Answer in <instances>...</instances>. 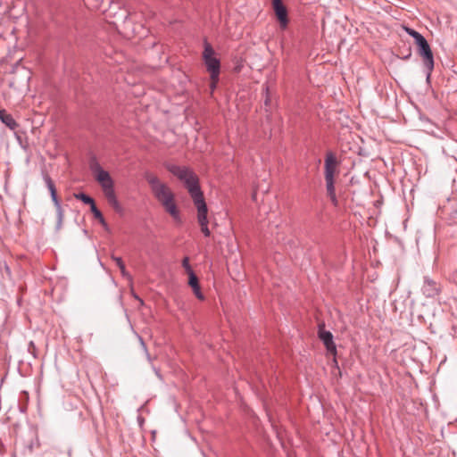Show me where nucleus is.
Wrapping results in <instances>:
<instances>
[{
	"label": "nucleus",
	"instance_id": "f257e3e1",
	"mask_svg": "<svg viewBox=\"0 0 457 457\" xmlns=\"http://www.w3.org/2000/svg\"><path fill=\"white\" fill-rule=\"evenodd\" d=\"M168 170L185 183L197 209V221L200 225L201 231L205 237H209L211 232L208 228V209L204 199L203 193L199 187L197 176L191 170L186 167L170 165L168 167Z\"/></svg>",
	"mask_w": 457,
	"mask_h": 457
},
{
	"label": "nucleus",
	"instance_id": "f03ea898",
	"mask_svg": "<svg viewBox=\"0 0 457 457\" xmlns=\"http://www.w3.org/2000/svg\"><path fill=\"white\" fill-rule=\"evenodd\" d=\"M145 179L149 184L152 193L165 211L175 220H179V212L175 203V195L167 184L151 172L145 173Z\"/></svg>",
	"mask_w": 457,
	"mask_h": 457
},
{
	"label": "nucleus",
	"instance_id": "7ed1b4c3",
	"mask_svg": "<svg viewBox=\"0 0 457 457\" xmlns=\"http://www.w3.org/2000/svg\"><path fill=\"white\" fill-rule=\"evenodd\" d=\"M90 168L94 174V178L99 183L108 204L113 208L114 211L120 212L122 211V207L117 199L114 191V181L112 179L110 173L104 170L96 162L91 163Z\"/></svg>",
	"mask_w": 457,
	"mask_h": 457
},
{
	"label": "nucleus",
	"instance_id": "20e7f679",
	"mask_svg": "<svg viewBox=\"0 0 457 457\" xmlns=\"http://www.w3.org/2000/svg\"><path fill=\"white\" fill-rule=\"evenodd\" d=\"M203 58L207 68V71L210 72L211 77L215 79L216 77L220 75V61L215 56V52L212 46L208 42H204V50L203 53Z\"/></svg>",
	"mask_w": 457,
	"mask_h": 457
},
{
	"label": "nucleus",
	"instance_id": "39448f33",
	"mask_svg": "<svg viewBox=\"0 0 457 457\" xmlns=\"http://www.w3.org/2000/svg\"><path fill=\"white\" fill-rule=\"evenodd\" d=\"M416 45L418 46V53L422 57L423 63L428 70V76L429 77L434 69V57L431 48L425 37L420 38Z\"/></svg>",
	"mask_w": 457,
	"mask_h": 457
},
{
	"label": "nucleus",
	"instance_id": "423d86ee",
	"mask_svg": "<svg viewBox=\"0 0 457 457\" xmlns=\"http://www.w3.org/2000/svg\"><path fill=\"white\" fill-rule=\"evenodd\" d=\"M324 326L323 323L319 325V337L323 342L328 352L334 355L336 354L337 348L333 341V335L329 331H326Z\"/></svg>",
	"mask_w": 457,
	"mask_h": 457
},
{
	"label": "nucleus",
	"instance_id": "0eeeda50",
	"mask_svg": "<svg viewBox=\"0 0 457 457\" xmlns=\"http://www.w3.org/2000/svg\"><path fill=\"white\" fill-rule=\"evenodd\" d=\"M272 7L280 26L285 28L287 25L288 19L287 8L283 4L282 0H272Z\"/></svg>",
	"mask_w": 457,
	"mask_h": 457
},
{
	"label": "nucleus",
	"instance_id": "6e6552de",
	"mask_svg": "<svg viewBox=\"0 0 457 457\" xmlns=\"http://www.w3.org/2000/svg\"><path fill=\"white\" fill-rule=\"evenodd\" d=\"M337 161L334 154L328 153L325 159V179H334L337 173Z\"/></svg>",
	"mask_w": 457,
	"mask_h": 457
},
{
	"label": "nucleus",
	"instance_id": "1a4fd4ad",
	"mask_svg": "<svg viewBox=\"0 0 457 457\" xmlns=\"http://www.w3.org/2000/svg\"><path fill=\"white\" fill-rule=\"evenodd\" d=\"M44 179H45V182L51 193V197H52V200L53 202L54 203V205L56 206L57 210H58V212H59V220H61L62 218V210H61V205L59 204V201H58V198H57V194H56V189H55V186L53 182V180L51 179V178L46 174L44 176Z\"/></svg>",
	"mask_w": 457,
	"mask_h": 457
},
{
	"label": "nucleus",
	"instance_id": "9d476101",
	"mask_svg": "<svg viewBox=\"0 0 457 457\" xmlns=\"http://www.w3.org/2000/svg\"><path fill=\"white\" fill-rule=\"evenodd\" d=\"M187 275H188V285L192 287L194 294L195 295V296L198 299L204 300V297L200 290V285H199L197 277L195 276L194 271H190L189 274H187Z\"/></svg>",
	"mask_w": 457,
	"mask_h": 457
},
{
	"label": "nucleus",
	"instance_id": "9b49d317",
	"mask_svg": "<svg viewBox=\"0 0 457 457\" xmlns=\"http://www.w3.org/2000/svg\"><path fill=\"white\" fill-rule=\"evenodd\" d=\"M0 120L11 129H14L17 127V123L12 115L7 113L5 110H0Z\"/></svg>",
	"mask_w": 457,
	"mask_h": 457
},
{
	"label": "nucleus",
	"instance_id": "f8f14e48",
	"mask_svg": "<svg viewBox=\"0 0 457 457\" xmlns=\"http://www.w3.org/2000/svg\"><path fill=\"white\" fill-rule=\"evenodd\" d=\"M326 186H327V193L330 197L331 201L337 204V197H336V190L334 187V179H325Z\"/></svg>",
	"mask_w": 457,
	"mask_h": 457
},
{
	"label": "nucleus",
	"instance_id": "ddd939ff",
	"mask_svg": "<svg viewBox=\"0 0 457 457\" xmlns=\"http://www.w3.org/2000/svg\"><path fill=\"white\" fill-rule=\"evenodd\" d=\"M112 259L115 262V264L119 267L122 276L128 277L129 274H128V272L126 270L125 264H124L123 261L121 260V258L120 257L112 256Z\"/></svg>",
	"mask_w": 457,
	"mask_h": 457
},
{
	"label": "nucleus",
	"instance_id": "4468645a",
	"mask_svg": "<svg viewBox=\"0 0 457 457\" xmlns=\"http://www.w3.org/2000/svg\"><path fill=\"white\" fill-rule=\"evenodd\" d=\"M90 210L96 220H98L102 224H105L104 218L103 217L102 212L97 209L95 202L90 205Z\"/></svg>",
	"mask_w": 457,
	"mask_h": 457
},
{
	"label": "nucleus",
	"instance_id": "2eb2a0df",
	"mask_svg": "<svg viewBox=\"0 0 457 457\" xmlns=\"http://www.w3.org/2000/svg\"><path fill=\"white\" fill-rule=\"evenodd\" d=\"M74 197L79 200H81L84 204L89 205L93 204V203L95 202L93 198L82 193L75 194Z\"/></svg>",
	"mask_w": 457,
	"mask_h": 457
},
{
	"label": "nucleus",
	"instance_id": "dca6fc26",
	"mask_svg": "<svg viewBox=\"0 0 457 457\" xmlns=\"http://www.w3.org/2000/svg\"><path fill=\"white\" fill-rule=\"evenodd\" d=\"M405 30L410 36H411L415 39V43L418 42L420 38L424 37L421 34H420L419 32L412 29L405 28Z\"/></svg>",
	"mask_w": 457,
	"mask_h": 457
},
{
	"label": "nucleus",
	"instance_id": "f3484780",
	"mask_svg": "<svg viewBox=\"0 0 457 457\" xmlns=\"http://www.w3.org/2000/svg\"><path fill=\"white\" fill-rule=\"evenodd\" d=\"M182 266L186 270L187 273L189 274L190 271H193L190 265H189V258L185 257L182 261Z\"/></svg>",
	"mask_w": 457,
	"mask_h": 457
},
{
	"label": "nucleus",
	"instance_id": "a211bd4d",
	"mask_svg": "<svg viewBox=\"0 0 457 457\" xmlns=\"http://www.w3.org/2000/svg\"><path fill=\"white\" fill-rule=\"evenodd\" d=\"M265 92H266V96H265L264 104H265V105H269L270 103V93H269V87L267 86L265 87Z\"/></svg>",
	"mask_w": 457,
	"mask_h": 457
},
{
	"label": "nucleus",
	"instance_id": "6ab92c4d",
	"mask_svg": "<svg viewBox=\"0 0 457 457\" xmlns=\"http://www.w3.org/2000/svg\"><path fill=\"white\" fill-rule=\"evenodd\" d=\"M218 80H219V77H216L215 79H213V78L211 77V89H212V91H213L214 88L216 87Z\"/></svg>",
	"mask_w": 457,
	"mask_h": 457
}]
</instances>
